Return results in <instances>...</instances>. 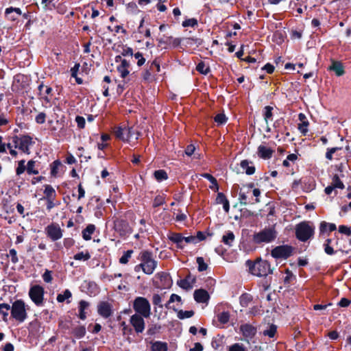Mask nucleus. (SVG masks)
I'll use <instances>...</instances> for the list:
<instances>
[{"label": "nucleus", "instance_id": "37998d69", "mask_svg": "<svg viewBox=\"0 0 351 351\" xmlns=\"http://www.w3.org/2000/svg\"><path fill=\"white\" fill-rule=\"evenodd\" d=\"M61 165V162L56 160L51 165V174L53 176H56L58 173V169Z\"/></svg>", "mask_w": 351, "mask_h": 351}, {"label": "nucleus", "instance_id": "603ef678", "mask_svg": "<svg viewBox=\"0 0 351 351\" xmlns=\"http://www.w3.org/2000/svg\"><path fill=\"white\" fill-rule=\"evenodd\" d=\"M330 243H331V239H326V243L324 244V251L328 255H332L335 254V251H334L333 248L330 245Z\"/></svg>", "mask_w": 351, "mask_h": 351}, {"label": "nucleus", "instance_id": "864d4df0", "mask_svg": "<svg viewBox=\"0 0 351 351\" xmlns=\"http://www.w3.org/2000/svg\"><path fill=\"white\" fill-rule=\"evenodd\" d=\"M154 73H155L149 67L148 69L145 70L142 73V77L145 81H150L152 79V74Z\"/></svg>", "mask_w": 351, "mask_h": 351}, {"label": "nucleus", "instance_id": "0eeeda50", "mask_svg": "<svg viewBox=\"0 0 351 351\" xmlns=\"http://www.w3.org/2000/svg\"><path fill=\"white\" fill-rule=\"evenodd\" d=\"M314 230L315 228L311 226L308 222H301L295 228L296 237L301 241H306L313 235Z\"/></svg>", "mask_w": 351, "mask_h": 351}, {"label": "nucleus", "instance_id": "052dcab7", "mask_svg": "<svg viewBox=\"0 0 351 351\" xmlns=\"http://www.w3.org/2000/svg\"><path fill=\"white\" fill-rule=\"evenodd\" d=\"M9 256H10V257H11V261L12 263L16 264L19 262L17 252L14 249L10 250Z\"/></svg>", "mask_w": 351, "mask_h": 351}, {"label": "nucleus", "instance_id": "ea45409f", "mask_svg": "<svg viewBox=\"0 0 351 351\" xmlns=\"http://www.w3.org/2000/svg\"><path fill=\"white\" fill-rule=\"evenodd\" d=\"M194 315V311H183V310H180L178 311V317L180 319H186V318H190L192 316H193Z\"/></svg>", "mask_w": 351, "mask_h": 351}, {"label": "nucleus", "instance_id": "9b49d317", "mask_svg": "<svg viewBox=\"0 0 351 351\" xmlns=\"http://www.w3.org/2000/svg\"><path fill=\"white\" fill-rule=\"evenodd\" d=\"M293 249L289 245H280L274 248L271 252V256L275 258H287L292 254Z\"/></svg>", "mask_w": 351, "mask_h": 351}, {"label": "nucleus", "instance_id": "c756f323", "mask_svg": "<svg viewBox=\"0 0 351 351\" xmlns=\"http://www.w3.org/2000/svg\"><path fill=\"white\" fill-rule=\"evenodd\" d=\"M169 240L176 243L177 246L180 248H183V236L178 233H174L169 237Z\"/></svg>", "mask_w": 351, "mask_h": 351}, {"label": "nucleus", "instance_id": "680f3d73", "mask_svg": "<svg viewBox=\"0 0 351 351\" xmlns=\"http://www.w3.org/2000/svg\"><path fill=\"white\" fill-rule=\"evenodd\" d=\"M46 114L44 112L38 113L35 117V121L38 124H43L45 122Z\"/></svg>", "mask_w": 351, "mask_h": 351}, {"label": "nucleus", "instance_id": "0e129e2a", "mask_svg": "<svg viewBox=\"0 0 351 351\" xmlns=\"http://www.w3.org/2000/svg\"><path fill=\"white\" fill-rule=\"evenodd\" d=\"M339 232L341 234L350 236L351 234V230L347 226L341 225L339 226Z\"/></svg>", "mask_w": 351, "mask_h": 351}, {"label": "nucleus", "instance_id": "423d86ee", "mask_svg": "<svg viewBox=\"0 0 351 351\" xmlns=\"http://www.w3.org/2000/svg\"><path fill=\"white\" fill-rule=\"evenodd\" d=\"M15 149L21 150L26 154H30L29 147L34 143L32 138L27 135L17 136L14 135L11 138Z\"/></svg>", "mask_w": 351, "mask_h": 351}, {"label": "nucleus", "instance_id": "393cba45", "mask_svg": "<svg viewBox=\"0 0 351 351\" xmlns=\"http://www.w3.org/2000/svg\"><path fill=\"white\" fill-rule=\"evenodd\" d=\"M250 162L247 160H243L241 162L240 166L247 175H252L255 172V167L250 166Z\"/></svg>", "mask_w": 351, "mask_h": 351}, {"label": "nucleus", "instance_id": "f704fd0d", "mask_svg": "<svg viewBox=\"0 0 351 351\" xmlns=\"http://www.w3.org/2000/svg\"><path fill=\"white\" fill-rule=\"evenodd\" d=\"M196 70L204 75H207L210 71V69L209 66L206 65L204 62H200L196 66Z\"/></svg>", "mask_w": 351, "mask_h": 351}, {"label": "nucleus", "instance_id": "3c124183", "mask_svg": "<svg viewBox=\"0 0 351 351\" xmlns=\"http://www.w3.org/2000/svg\"><path fill=\"white\" fill-rule=\"evenodd\" d=\"M197 25V20L195 18L186 19L182 22V26L184 27H195Z\"/></svg>", "mask_w": 351, "mask_h": 351}, {"label": "nucleus", "instance_id": "dca6fc26", "mask_svg": "<svg viewBox=\"0 0 351 351\" xmlns=\"http://www.w3.org/2000/svg\"><path fill=\"white\" fill-rule=\"evenodd\" d=\"M21 15H22V11L19 8L9 7L5 10V16L9 21H15Z\"/></svg>", "mask_w": 351, "mask_h": 351}, {"label": "nucleus", "instance_id": "39448f33", "mask_svg": "<svg viewBox=\"0 0 351 351\" xmlns=\"http://www.w3.org/2000/svg\"><path fill=\"white\" fill-rule=\"evenodd\" d=\"M132 307L135 311V314L148 318L151 315V305L149 300L144 297H136Z\"/></svg>", "mask_w": 351, "mask_h": 351}, {"label": "nucleus", "instance_id": "774afa93", "mask_svg": "<svg viewBox=\"0 0 351 351\" xmlns=\"http://www.w3.org/2000/svg\"><path fill=\"white\" fill-rule=\"evenodd\" d=\"M229 351H246V350L243 345L234 343L230 347Z\"/></svg>", "mask_w": 351, "mask_h": 351}, {"label": "nucleus", "instance_id": "aec40b11", "mask_svg": "<svg viewBox=\"0 0 351 351\" xmlns=\"http://www.w3.org/2000/svg\"><path fill=\"white\" fill-rule=\"evenodd\" d=\"M216 202L217 204H223V208L225 212L228 213L230 210L229 201L223 193H218L216 197Z\"/></svg>", "mask_w": 351, "mask_h": 351}, {"label": "nucleus", "instance_id": "7c9ffc66", "mask_svg": "<svg viewBox=\"0 0 351 351\" xmlns=\"http://www.w3.org/2000/svg\"><path fill=\"white\" fill-rule=\"evenodd\" d=\"M38 90L39 91V95L45 99H47V96L51 93L52 91V89L51 87L49 86H44L43 84L41 83L38 86Z\"/></svg>", "mask_w": 351, "mask_h": 351}, {"label": "nucleus", "instance_id": "09e8293b", "mask_svg": "<svg viewBox=\"0 0 351 351\" xmlns=\"http://www.w3.org/2000/svg\"><path fill=\"white\" fill-rule=\"evenodd\" d=\"M132 253V250H128L125 252L124 254L119 258V263L121 264H126L128 262L129 259L130 258Z\"/></svg>", "mask_w": 351, "mask_h": 351}, {"label": "nucleus", "instance_id": "a18cd8bd", "mask_svg": "<svg viewBox=\"0 0 351 351\" xmlns=\"http://www.w3.org/2000/svg\"><path fill=\"white\" fill-rule=\"evenodd\" d=\"M127 12L129 14H136L138 12L137 5L134 2H130L126 5Z\"/></svg>", "mask_w": 351, "mask_h": 351}, {"label": "nucleus", "instance_id": "8fccbe9b", "mask_svg": "<svg viewBox=\"0 0 351 351\" xmlns=\"http://www.w3.org/2000/svg\"><path fill=\"white\" fill-rule=\"evenodd\" d=\"M252 297L250 295L245 293L240 297V304L242 306H247L251 301Z\"/></svg>", "mask_w": 351, "mask_h": 351}, {"label": "nucleus", "instance_id": "c03bdc74", "mask_svg": "<svg viewBox=\"0 0 351 351\" xmlns=\"http://www.w3.org/2000/svg\"><path fill=\"white\" fill-rule=\"evenodd\" d=\"M25 160H21L18 162V167L16 169V174L17 176H20L27 170V167H25Z\"/></svg>", "mask_w": 351, "mask_h": 351}, {"label": "nucleus", "instance_id": "c9c22d12", "mask_svg": "<svg viewBox=\"0 0 351 351\" xmlns=\"http://www.w3.org/2000/svg\"><path fill=\"white\" fill-rule=\"evenodd\" d=\"M193 281H190L189 278H186L185 279L180 280L178 282V285L183 289L189 290L192 289Z\"/></svg>", "mask_w": 351, "mask_h": 351}, {"label": "nucleus", "instance_id": "bb28decb", "mask_svg": "<svg viewBox=\"0 0 351 351\" xmlns=\"http://www.w3.org/2000/svg\"><path fill=\"white\" fill-rule=\"evenodd\" d=\"M337 228L336 225L335 223H330L326 221H322L319 226V231L321 233H324L326 231L332 232L335 230Z\"/></svg>", "mask_w": 351, "mask_h": 351}, {"label": "nucleus", "instance_id": "2eb2a0df", "mask_svg": "<svg viewBox=\"0 0 351 351\" xmlns=\"http://www.w3.org/2000/svg\"><path fill=\"white\" fill-rule=\"evenodd\" d=\"M240 330L245 338L252 339L256 334V328L250 324L241 326Z\"/></svg>", "mask_w": 351, "mask_h": 351}, {"label": "nucleus", "instance_id": "a19ab883", "mask_svg": "<svg viewBox=\"0 0 351 351\" xmlns=\"http://www.w3.org/2000/svg\"><path fill=\"white\" fill-rule=\"evenodd\" d=\"M218 321L221 324H227L230 319V314L227 311H223L217 315Z\"/></svg>", "mask_w": 351, "mask_h": 351}, {"label": "nucleus", "instance_id": "9d476101", "mask_svg": "<svg viewBox=\"0 0 351 351\" xmlns=\"http://www.w3.org/2000/svg\"><path fill=\"white\" fill-rule=\"evenodd\" d=\"M47 236L53 241H58L62 237V230L58 223H51L45 228Z\"/></svg>", "mask_w": 351, "mask_h": 351}, {"label": "nucleus", "instance_id": "473e14b6", "mask_svg": "<svg viewBox=\"0 0 351 351\" xmlns=\"http://www.w3.org/2000/svg\"><path fill=\"white\" fill-rule=\"evenodd\" d=\"M44 194L45 195V199H55L56 191L51 185H46L45 186Z\"/></svg>", "mask_w": 351, "mask_h": 351}, {"label": "nucleus", "instance_id": "4c0bfd02", "mask_svg": "<svg viewBox=\"0 0 351 351\" xmlns=\"http://www.w3.org/2000/svg\"><path fill=\"white\" fill-rule=\"evenodd\" d=\"M36 162L34 160H29L27 165V173L29 175H37L39 173L38 171L35 169Z\"/></svg>", "mask_w": 351, "mask_h": 351}, {"label": "nucleus", "instance_id": "de8ad7c7", "mask_svg": "<svg viewBox=\"0 0 351 351\" xmlns=\"http://www.w3.org/2000/svg\"><path fill=\"white\" fill-rule=\"evenodd\" d=\"M196 261L198 265L199 271H204L207 269L208 265L204 262V260L202 257H197Z\"/></svg>", "mask_w": 351, "mask_h": 351}, {"label": "nucleus", "instance_id": "6e6552de", "mask_svg": "<svg viewBox=\"0 0 351 351\" xmlns=\"http://www.w3.org/2000/svg\"><path fill=\"white\" fill-rule=\"evenodd\" d=\"M113 229L120 237H125L132 233V228L129 223L120 218H114L113 219Z\"/></svg>", "mask_w": 351, "mask_h": 351}, {"label": "nucleus", "instance_id": "338daca9", "mask_svg": "<svg viewBox=\"0 0 351 351\" xmlns=\"http://www.w3.org/2000/svg\"><path fill=\"white\" fill-rule=\"evenodd\" d=\"M43 279L45 282H51L52 280L51 271L46 269V271L43 274Z\"/></svg>", "mask_w": 351, "mask_h": 351}, {"label": "nucleus", "instance_id": "f8f14e48", "mask_svg": "<svg viewBox=\"0 0 351 351\" xmlns=\"http://www.w3.org/2000/svg\"><path fill=\"white\" fill-rule=\"evenodd\" d=\"M144 317L138 314H134L130 317V323L136 333H142L145 328Z\"/></svg>", "mask_w": 351, "mask_h": 351}, {"label": "nucleus", "instance_id": "20e7f679", "mask_svg": "<svg viewBox=\"0 0 351 351\" xmlns=\"http://www.w3.org/2000/svg\"><path fill=\"white\" fill-rule=\"evenodd\" d=\"M139 260L143 265V271L147 275L152 274L157 266V262L153 258L152 253L147 250L141 252Z\"/></svg>", "mask_w": 351, "mask_h": 351}, {"label": "nucleus", "instance_id": "bf43d9fd", "mask_svg": "<svg viewBox=\"0 0 351 351\" xmlns=\"http://www.w3.org/2000/svg\"><path fill=\"white\" fill-rule=\"evenodd\" d=\"M308 121H302L301 123L298 124V130L302 133L304 135L306 134L308 132Z\"/></svg>", "mask_w": 351, "mask_h": 351}, {"label": "nucleus", "instance_id": "7ed1b4c3", "mask_svg": "<svg viewBox=\"0 0 351 351\" xmlns=\"http://www.w3.org/2000/svg\"><path fill=\"white\" fill-rule=\"evenodd\" d=\"M27 305L22 300L14 301L10 306L12 317L19 323H23L27 317Z\"/></svg>", "mask_w": 351, "mask_h": 351}, {"label": "nucleus", "instance_id": "72a5a7b5", "mask_svg": "<svg viewBox=\"0 0 351 351\" xmlns=\"http://www.w3.org/2000/svg\"><path fill=\"white\" fill-rule=\"evenodd\" d=\"M73 258L76 261H86L90 258V254L87 250L84 252H80L75 254Z\"/></svg>", "mask_w": 351, "mask_h": 351}, {"label": "nucleus", "instance_id": "4d7b16f0", "mask_svg": "<svg viewBox=\"0 0 351 351\" xmlns=\"http://www.w3.org/2000/svg\"><path fill=\"white\" fill-rule=\"evenodd\" d=\"M340 149V147L328 148L327 152L326 153V158L329 160H332L333 154L335 153L337 150H339Z\"/></svg>", "mask_w": 351, "mask_h": 351}, {"label": "nucleus", "instance_id": "ddd939ff", "mask_svg": "<svg viewBox=\"0 0 351 351\" xmlns=\"http://www.w3.org/2000/svg\"><path fill=\"white\" fill-rule=\"evenodd\" d=\"M115 136L123 141H128L134 134V131L132 128L119 127L114 131Z\"/></svg>", "mask_w": 351, "mask_h": 351}, {"label": "nucleus", "instance_id": "a211bd4d", "mask_svg": "<svg viewBox=\"0 0 351 351\" xmlns=\"http://www.w3.org/2000/svg\"><path fill=\"white\" fill-rule=\"evenodd\" d=\"M194 299L198 303H206L209 300L208 293L204 289H197L194 292Z\"/></svg>", "mask_w": 351, "mask_h": 351}, {"label": "nucleus", "instance_id": "1a4fd4ad", "mask_svg": "<svg viewBox=\"0 0 351 351\" xmlns=\"http://www.w3.org/2000/svg\"><path fill=\"white\" fill-rule=\"evenodd\" d=\"M44 293L43 287L34 285L29 289V296L36 306H42L43 305Z\"/></svg>", "mask_w": 351, "mask_h": 351}, {"label": "nucleus", "instance_id": "79ce46f5", "mask_svg": "<svg viewBox=\"0 0 351 351\" xmlns=\"http://www.w3.org/2000/svg\"><path fill=\"white\" fill-rule=\"evenodd\" d=\"M331 185H332L335 189H343L344 188L343 183L341 181L337 175L333 176Z\"/></svg>", "mask_w": 351, "mask_h": 351}, {"label": "nucleus", "instance_id": "2f4dec72", "mask_svg": "<svg viewBox=\"0 0 351 351\" xmlns=\"http://www.w3.org/2000/svg\"><path fill=\"white\" fill-rule=\"evenodd\" d=\"M154 176L155 179L158 182H162V181L167 180V178H168L167 172L163 169L155 171L154 173Z\"/></svg>", "mask_w": 351, "mask_h": 351}, {"label": "nucleus", "instance_id": "5fc2aeb1", "mask_svg": "<svg viewBox=\"0 0 351 351\" xmlns=\"http://www.w3.org/2000/svg\"><path fill=\"white\" fill-rule=\"evenodd\" d=\"M215 121L219 125H222L226 123L227 118L224 114H218L215 117Z\"/></svg>", "mask_w": 351, "mask_h": 351}, {"label": "nucleus", "instance_id": "4be33fe9", "mask_svg": "<svg viewBox=\"0 0 351 351\" xmlns=\"http://www.w3.org/2000/svg\"><path fill=\"white\" fill-rule=\"evenodd\" d=\"M152 351H167L168 345L166 342L156 341L152 343Z\"/></svg>", "mask_w": 351, "mask_h": 351}, {"label": "nucleus", "instance_id": "69168bd1", "mask_svg": "<svg viewBox=\"0 0 351 351\" xmlns=\"http://www.w3.org/2000/svg\"><path fill=\"white\" fill-rule=\"evenodd\" d=\"M117 71L119 73L120 76L122 78H125L126 76L128 75V74L130 73V71L128 69L122 67L119 65L117 66Z\"/></svg>", "mask_w": 351, "mask_h": 351}, {"label": "nucleus", "instance_id": "f3484780", "mask_svg": "<svg viewBox=\"0 0 351 351\" xmlns=\"http://www.w3.org/2000/svg\"><path fill=\"white\" fill-rule=\"evenodd\" d=\"M274 150L270 147L261 145L258 147L257 154L261 158L267 160L271 158Z\"/></svg>", "mask_w": 351, "mask_h": 351}, {"label": "nucleus", "instance_id": "f257e3e1", "mask_svg": "<svg viewBox=\"0 0 351 351\" xmlns=\"http://www.w3.org/2000/svg\"><path fill=\"white\" fill-rule=\"evenodd\" d=\"M246 264L248 265L250 271L252 275L258 277H265L272 274L270 264L267 261L260 259L252 263L251 261L248 260Z\"/></svg>", "mask_w": 351, "mask_h": 351}, {"label": "nucleus", "instance_id": "49530a36", "mask_svg": "<svg viewBox=\"0 0 351 351\" xmlns=\"http://www.w3.org/2000/svg\"><path fill=\"white\" fill-rule=\"evenodd\" d=\"M149 67L155 73H159L160 71V61L157 58H156L150 63Z\"/></svg>", "mask_w": 351, "mask_h": 351}, {"label": "nucleus", "instance_id": "5701e85b", "mask_svg": "<svg viewBox=\"0 0 351 351\" xmlns=\"http://www.w3.org/2000/svg\"><path fill=\"white\" fill-rule=\"evenodd\" d=\"M95 230V226L93 224H89L86 226V228L82 231V237L86 241H89L91 239L92 234Z\"/></svg>", "mask_w": 351, "mask_h": 351}, {"label": "nucleus", "instance_id": "a878e982", "mask_svg": "<svg viewBox=\"0 0 351 351\" xmlns=\"http://www.w3.org/2000/svg\"><path fill=\"white\" fill-rule=\"evenodd\" d=\"M165 293L158 294L154 293L152 296V304L156 307L162 308L163 305L162 304V300L165 297Z\"/></svg>", "mask_w": 351, "mask_h": 351}, {"label": "nucleus", "instance_id": "c85d7f7f", "mask_svg": "<svg viewBox=\"0 0 351 351\" xmlns=\"http://www.w3.org/2000/svg\"><path fill=\"white\" fill-rule=\"evenodd\" d=\"M9 311H10V306L8 304H0V319L6 321Z\"/></svg>", "mask_w": 351, "mask_h": 351}, {"label": "nucleus", "instance_id": "e433bc0d", "mask_svg": "<svg viewBox=\"0 0 351 351\" xmlns=\"http://www.w3.org/2000/svg\"><path fill=\"white\" fill-rule=\"evenodd\" d=\"M273 108L269 106H267L263 109V117L265 122L267 123L269 120L272 119L273 113H272Z\"/></svg>", "mask_w": 351, "mask_h": 351}, {"label": "nucleus", "instance_id": "4468645a", "mask_svg": "<svg viewBox=\"0 0 351 351\" xmlns=\"http://www.w3.org/2000/svg\"><path fill=\"white\" fill-rule=\"evenodd\" d=\"M98 313L104 318H108L112 314V305L108 302H101L97 306Z\"/></svg>", "mask_w": 351, "mask_h": 351}, {"label": "nucleus", "instance_id": "58836bf2", "mask_svg": "<svg viewBox=\"0 0 351 351\" xmlns=\"http://www.w3.org/2000/svg\"><path fill=\"white\" fill-rule=\"evenodd\" d=\"M277 330V327L274 324H271L269 326L268 328L265 330L263 332V335L268 336L270 338H272L275 336Z\"/></svg>", "mask_w": 351, "mask_h": 351}, {"label": "nucleus", "instance_id": "f03ea898", "mask_svg": "<svg viewBox=\"0 0 351 351\" xmlns=\"http://www.w3.org/2000/svg\"><path fill=\"white\" fill-rule=\"evenodd\" d=\"M278 235L275 225L266 227L253 234V242L256 244L269 243L275 241Z\"/></svg>", "mask_w": 351, "mask_h": 351}, {"label": "nucleus", "instance_id": "6ab92c4d", "mask_svg": "<svg viewBox=\"0 0 351 351\" xmlns=\"http://www.w3.org/2000/svg\"><path fill=\"white\" fill-rule=\"evenodd\" d=\"M328 69L334 71L337 76H341L345 73L344 66L339 61L332 60V64Z\"/></svg>", "mask_w": 351, "mask_h": 351}, {"label": "nucleus", "instance_id": "cd10ccee", "mask_svg": "<svg viewBox=\"0 0 351 351\" xmlns=\"http://www.w3.org/2000/svg\"><path fill=\"white\" fill-rule=\"evenodd\" d=\"M72 296L71 292L69 289H65L62 293L57 295V301L58 302H63L66 300V303H70L69 298Z\"/></svg>", "mask_w": 351, "mask_h": 351}, {"label": "nucleus", "instance_id": "13d9d810", "mask_svg": "<svg viewBox=\"0 0 351 351\" xmlns=\"http://www.w3.org/2000/svg\"><path fill=\"white\" fill-rule=\"evenodd\" d=\"M86 334V329L84 326H79L75 329V335L77 338L83 337Z\"/></svg>", "mask_w": 351, "mask_h": 351}, {"label": "nucleus", "instance_id": "b1692460", "mask_svg": "<svg viewBox=\"0 0 351 351\" xmlns=\"http://www.w3.org/2000/svg\"><path fill=\"white\" fill-rule=\"evenodd\" d=\"M88 306H89V304L86 301L81 300L79 302V306H78L79 317L81 319L84 320L86 318L85 310L87 309Z\"/></svg>", "mask_w": 351, "mask_h": 351}, {"label": "nucleus", "instance_id": "6e6d98bb", "mask_svg": "<svg viewBox=\"0 0 351 351\" xmlns=\"http://www.w3.org/2000/svg\"><path fill=\"white\" fill-rule=\"evenodd\" d=\"M134 56L137 60V65L138 66H141L142 65H143L145 64V59L143 56L142 53L137 52V53H134Z\"/></svg>", "mask_w": 351, "mask_h": 351}, {"label": "nucleus", "instance_id": "412c9836", "mask_svg": "<svg viewBox=\"0 0 351 351\" xmlns=\"http://www.w3.org/2000/svg\"><path fill=\"white\" fill-rule=\"evenodd\" d=\"M235 239V236L232 231H227L222 237L221 242L228 247H231Z\"/></svg>", "mask_w": 351, "mask_h": 351}, {"label": "nucleus", "instance_id": "e2e57ef3", "mask_svg": "<svg viewBox=\"0 0 351 351\" xmlns=\"http://www.w3.org/2000/svg\"><path fill=\"white\" fill-rule=\"evenodd\" d=\"M165 203V199L161 195H158L154 198V202H153V206L154 207H158L160 205H162Z\"/></svg>", "mask_w": 351, "mask_h": 351}]
</instances>
